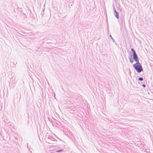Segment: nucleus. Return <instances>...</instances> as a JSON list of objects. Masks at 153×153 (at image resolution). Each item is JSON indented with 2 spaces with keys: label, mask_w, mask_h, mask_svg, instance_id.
<instances>
[{
  "label": "nucleus",
  "mask_w": 153,
  "mask_h": 153,
  "mask_svg": "<svg viewBox=\"0 0 153 153\" xmlns=\"http://www.w3.org/2000/svg\"><path fill=\"white\" fill-rule=\"evenodd\" d=\"M134 68L138 72H140L143 70L141 65L139 62L136 64Z\"/></svg>",
  "instance_id": "obj_1"
},
{
  "label": "nucleus",
  "mask_w": 153,
  "mask_h": 153,
  "mask_svg": "<svg viewBox=\"0 0 153 153\" xmlns=\"http://www.w3.org/2000/svg\"><path fill=\"white\" fill-rule=\"evenodd\" d=\"M134 60L138 63V59L136 53L134 52Z\"/></svg>",
  "instance_id": "obj_2"
},
{
  "label": "nucleus",
  "mask_w": 153,
  "mask_h": 153,
  "mask_svg": "<svg viewBox=\"0 0 153 153\" xmlns=\"http://www.w3.org/2000/svg\"><path fill=\"white\" fill-rule=\"evenodd\" d=\"M116 17L118 19V18H119V15H118V13H117L116 12Z\"/></svg>",
  "instance_id": "obj_3"
},
{
  "label": "nucleus",
  "mask_w": 153,
  "mask_h": 153,
  "mask_svg": "<svg viewBox=\"0 0 153 153\" xmlns=\"http://www.w3.org/2000/svg\"><path fill=\"white\" fill-rule=\"evenodd\" d=\"M139 80H141V81H142L143 80V78H141V77L139 78Z\"/></svg>",
  "instance_id": "obj_4"
},
{
  "label": "nucleus",
  "mask_w": 153,
  "mask_h": 153,
  "mask_svg": "<svg viewBox=\"0 0 153 153\" xmlns=\"http://www.w3.org/2000/svg\"><path fill=\"white\" fill-rule=\"evenodd\" d=\"M130 60L131 63H133V60H132L131 59H130Z\"/></svg>",
  "instance_id": "obj_5"
},
{
  "label": "nucleus",
  "mask_w": 153,
  "mask_h": 153,
  "mask_svg": "<svg viewBox=\"0 0 153 153\" xmlns=\"http://www.w3.org/2000/svg\"><path fill=\"white\" fill-rule=\"evenodd\" d=\"M143 86L144 87H146V85H144V84L143 85Z\"/></svg>",
  "instance_id": "obj_6"
},
{
  "label": "nucleus",
  "mask_w": 153,
  "mask_h": 153,
  "mask_svg": "<svg viewBox=\"0 0 153 153\" xmlns=\"http://www.w3.org/2000/svg\"><path fill=\"white\" fill-rule=\"evenodd\" d=\"M131 50H132V51H134V49H133V48H132V49H131Z\"/></svg>",
  "instance_id": "obj_7"
},
{
  "label": "nucleus",
  "mask_w": 153,
  "mask_h": 153,
  "mask_svg": "<svg viewBox=\"0 0 153 153\" xmlns=\"http://www.w3.org/2000/svg\"><path fill=\"white\" fill-rule=\"evenodd\" d=\"M133 58H134V53H133Z\"/></svg>",
  "instance_id": "obj_8"
},
{
  "label": "nucleus",
  "mask_w": 153,
  "mask_h": 153,
  "mask_svg": "<svg viewBox=\"0 0 153 153\" xmlns=\"http://www.w3.org/2000/svg\"><path fill=\"white\" fill-rule=\"evenodd\" d=\"M60 151L59 150V151H57V152H60Z\"/></svg>",
  "instance_id": "obj_9"
}]
</instances>
